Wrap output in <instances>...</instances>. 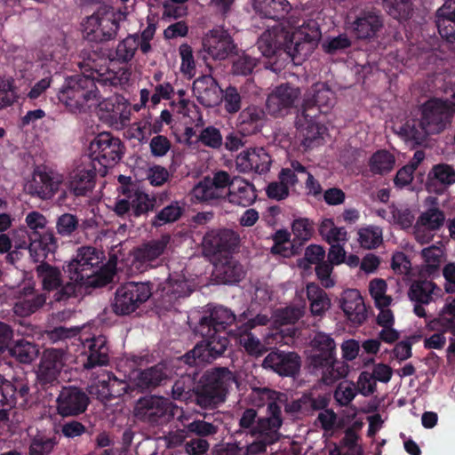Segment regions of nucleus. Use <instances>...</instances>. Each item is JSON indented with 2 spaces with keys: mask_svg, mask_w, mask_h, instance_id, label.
<instances>
[{
  "mask_svg": "<svg viewBox=\"0 0 455 455\" xmlns=\"http://www.w3.org/2000/svg\"><path fill=\"white\" fill-rule=\"evenodd\" d=\"M77 65L81 74L68 76L58 92L59 100L71 113H85L102 98V92L124 88L128 84L131 72L126 68L117 70L108 66L104 53L84 49Z\"/></svg>",
  "mask_w": 455,
  "mask_h": 455,
  "instance_id": "nucleus-1",
  "label": "nucleus"
},
{
  "mask_svg": "<svg viewBox=\"0 0 455 455\" xmlns=\"http://www.w3.org/2000/svg\"><path fill=\"white\" fill-rule=\"evenodd\" d=\"M321 37L318 22L310 19L292 32L283 28L265 31L258 39L257 47L268 59L271 69L277 72L287 60L295 65L300 64L311 55Z\"/></svg>",
  "mask_w": 455,
  "mask_h": 455,
  "instance_id": "nucleus-2",
  "label": "nucleus"
},
{
  "mask_svg": "<svg viewBox=\"0 0 455 455\" xmlns=\"http://www.w3.org/2000/svg\"><path fill=\"white\" fill-rule=\"evenodd\" d=\"M311 355L308 356L310 373L320 377L325 385H332L345 378L348 366L336 358V344L334 339L324 332H317L311 340Z\"/></svg>",
  "mask_w": 455,
  "mask_h": 455,
  "instance_id": "nucleus-3",
  "label": "nucleus"
},
{
  "mask_svg": "<svg viewBox=\"0 0 455 455\" xmlns=\"http://www.w3.org/2000/svg\"><path fill=\"white\" fill-rule=\"evenodd\" d=\"M102 260L94 247L78 249L76 255L63 266V271L77 287H101L108 283L102 273Z\"/></svg>",
  "mask_w": 455,
  "mask_h": 455,
  "instance_id": "nucleus-4",
  "label": "nucleus"
},
{
  "mask_svg": "<svg viewBox=\"0 0 455 455\" xmlns=\"http://www.w3.org/2000/svg\"><path fill=\"white\" fill-rule=\"evenodd\" d=\"M236 376L226 367H217L204 372L197 381L196 403L203 409H214L226 401Z\"/></svg>",
  "mask_w": 455,
  "mask_h": 455,
  "instance_id": "nucleus-5",
  "label": "nucleus"
},
{
  "mask_svg": "<svg viewBox=\"0 0 455 455\" xmlns=\"http://www.w3.org/2000/svg\"><path fill=\"white\" fill-rule=\"evenodd\" d=\"M236 376L226 367H217L204 372L197 381L196 403L203 409H214L226 401Z\"/></svg>",
  "mask_w": 455,
  "mask_h": 455,
  "instance_id": "nucleus-6",
  "label": "nucleus"
},
{
  "mask_svg": "<svg viewBox=\"0 0 455 455\" xmlns=\"http://www.w3.org/2000/svg\"><path fill=\"white\" fill-rule=\"evenodd\" d=\"M419 124L428 134L443 132L452 122L455 115V101L448 99L430 98L419 108Z\"/></svg>",
  "mask_w": 455,
  "mask_h": 455,
  "instance_id": "nucleus-7",
  "label": "nucleus"
},
{
  "mask_svg": "<svg viewBox=\"0 0 455 455\" xmlns=\"http://www.w3.org/2000/svg\"><path fill=\"white\" fill-rule=\"evenodd\" d=\"M83 36L90 42L103 43L114 40L120 25L116 14L107 6H100L82 22Z\"/></svg>",
  "mask_w": 455,
  "mask_h": 455,
  "instance_id": "nucleus-8",
  "label": "nucleus"
},
{
  "mask_svg": "<svg viewBox=\"0 0 455 455\" xmlns=\"http://www.w3.org/2000/svg\"><path fill=\"white\" fill-rule=\"evenodd\" d=\"M152 295L149 283L127 282L115 292L113 312L117 315H129L135 312Z\"/></svg>",
  "mask_w": 455,
  "mask_h": 455,
  "instance_id": "nucleus-9",
  "label": "nucleus"
},
{
  "mask_svg": "<svg viewBox=\"0 0 455 455\" xmlns=\"http://www.w3.org/2000/svg\"><path fill=\"white\" fill-rule=\"evenodd\" d=\"M134 416L140 421L150 425H163L173 416L172 402L159 395H145L137 400Z\"/></svg>",
  "mask_w": 455,
  "mask_h": 455,
  "instance_id": "nucleus-10",
  "label": "nucleus"
},
{
  "mask_svg": "<svg viewBox=\"0 0 455 455\" xmlns=\"http://www.w3.org/2000/svg\"><path fill=\"white\" fill-rule=\"evenodd\" d=\"M236 315L229 308L216 306L209 310V314L201 317L196 332L208 341L219 339H228L226 337V329L231 324L237 323Z\"/></svg>",
  "mask_w": 455,
  "mask_h": 455,
  "instance_id": "nucleus-11",
  "label": "nucleus"
},
{
  "mask_svg": "<svg viewBox=\"0 0 455 455\" xmlns=\"http://www.w3.org/2000/svg\"><path fill=\"white\" fill-rule=\"evenodd\" d=\"M92 162L97 161L104 168L116 165L123 157L124 146L110 132L99 133L90 144Z\"/></svg>",
  "mask_w": 455,
  "mask_h": 455,
  "instance_id": "nucleus-12",
  "label": "nucleus"
},
{
  "mask_svg": "<svg viewBox=\"0 0 455 455\" xmlns=\"http://www.w3.org/2000/svg\"><path fill=\"white\" fill-rule=\"evenodd\" d=\"M156 204V197L139 188L132 190L124 198L116 200L114 212L120 218L131 220L154 212Z\"/></svg>",
  "mask_w": 455,
  "mask_h": 455,
  "instance_id": "nucleus-13",
  "label": "nucleus"
},
{
  "mask_svg": "<svg viewBox=\"0 0 455 455\" xmlns=\"http://www.w3.org/2000/svg\"><path fill=\"white\" fill-rule=\"evenodd\" d=\"M36 271L42 281L43 289L47 291H56L53 296L55 301H64L76 295L78 288L76 283L69 280L64 284L58 267L43 262L36 267Z\"/></svg>",
  "mask_w": 455,
  "mask_h": 455,
  "instance_id": "nucleus-14",
  "label": "nucleus"
},
{
  "mask_svg": "<svg viewBox=\"0 0 455 455\" xmlns=\"http://www.w3.org/2000/svg\"><path fill=\"white\" fill-rule=\"evenodd\" d=\"M335 104V92L326 83L314 84L306 95L301 110L303 116L317 118L323 113L326 114Z\"/></svg>",
  "mask_w": 455,
  "mask_h": 455,
  "instance_id": "nucleus-15",
  "label": "nucleus"
},
{
  "mask_svg": "<svg viewBox=\"0 0 455 455\" xmlns=\"http://www.w3.org/2000/svg\"><path fill=\"white\" fill-rule=\"evenodd\" d=\"M301 95L299 87L289 83L282 84L267 96L266 108L274 117H283L296 108V102Z\"/></svg>",
  "mask_w": 455,
  "mask_h": 455,
  "instance_id": "nucleus-16",
  "label": "nucleus"
},
{
  "mask_svg": "<svg viewBox=\"0 0 455 455\" xmlns=\"http://www.w3.org/2000/svg\"><path fill=\"white\" fill-rule=\"evenodd\" d=\"M29 390L27 379L13 378L8 380L0 375V410L9 413L16 406H26L30 395Z\"/></svg>",
  "mask_w": 455,
  "mask_h": 455,
  "instance_id": "nucleus-17",
  "label": "nucleus"
},
{
  "mask_svg": "<svg viewBox=\"0 0 455 455\" xmlns=\"http://www.w3.org/2000/svg\"><path fill=\"white\" fill-rule=\"evenodd\" d=\"M229 344L228 339H219L211 341L203 339L196 347L182 355L180 360L190 367L210 363L222 355Z\"/></svg>",
  "mask_w": 455,
  "mask_h": 455,
  "instance_id": "nucleus-18",
  "label": "nucleus"
},
{
  "mask_svg": "<svg viewBox=\"0 0 455 455\" xmlns=\"http://www.w3.org/2000/svg\"><path fill=\"white\" fill-rule=\"evenodd\" d=\"M383 27V19L374 9L360 10L349 22V29L358 40H371Z\"/></svg>",
  "mask_w": 455,
  "mask_h": 455,
  "instance_id": "nucleus-19",
  "label": "nucleus"
},
{
  "mask_svg": "<svg viewBox=\"0 0 455 455\" xmlns=\"http://www.w3.org/2000/svg\"><path fill=\"white\" fill-rule=\"evenodd\" d=\"M90 403L89 396L76 387H63L56 403L58 414L62 417H73L84 413Z\"/></svg>",
  "mask_w": 455,
  "mask_h": 455,
  "instance_id": "nucleus-20",
  "label": "nucleus"
},
{
  "mask_svg": "<svg viewBox=\"0 0 455 455\" xmlns=\"http://www.w3.org/2000/svg\"><path fill=\"white\" fill-rule=\"evenodd\" d=\"M169 241L170 236L164 235L161 239L143 243L134 251L132 267L139 272H144L148 267H153V263L164 252Z\"/></svg>",
  "mask_w": 455,
  "mask_h": 455,
  "instance_id": "nucleus-21",
  "label": "nucleus"
},
{
  "mask_svg": "<svg viewBox=\"0 0 455 455\" xmlns=\"http://www.w3.org/2000/svg\"><path fill=\"white\" fill-rule=\"evenodd\" d=\"M263 366L280 376L294 377L300 370L301 358L296 352L275 349L265 357Z\"/></svg>",
  "mask_w": 455,
  "mask_h": 455,
  "instance_id": "nucleus-22",
  "label": "nucleus"
},
{
  "mask_svg": "<svg viewBox=\"0 0 455 455\" xmlns=\"http://www.w3.org/2000/svg\"><path fill=\"white\" fill-rule=\"evenodd\" d=\"M272 159L264 148H251L242 151L235 158L238 172L247 173L254 172L259 174L269 171Z\"/></svg>",
  "mask_w": 455,
  "mask_h": 455,
  "instance_id": "nucleus-23",
  "label": "nucleus"
},
{
  "mask_svg": "<svg viewBox=\"0 0 455 455\" xmlns=\"http://www.w3.org/2000/svg\"><path fill=\"white\" fill-rule=\"evenodd\" d=\"M62 180L53 172L35 169L32 180L27 184L28 193L43 200L51 199L58 192Z\"/></svg>",
  "mask_w": 455,
  "mask_h": 455,
  "instance_id": "nucleus-24",
  "label": "nucleus"
},
{
  "mask_svg": "<svg viewBox=\"0 0 455 455\" xmlns=\"http://www.w3.org/2000/svg\"><path fill=\"white\" fill-rule=\"evenodd\" d=\"M237 244V235L228 228L211 230L203 239L205 254L212 256L221 252H230L236 248Z\"/></svg>",
  "mask_w": 455,
  "mask_h": 455,
  "instance_id": "nucleus-25",
  "label": "nucleus"
},
{
  "mask_svg": "<svg viewBox=\"0 0 455 455\" xmlns=\"http://www.w3.org/2000/svg\"><path fill=\"white\" fill-rule=\"evenodd\" d=\"M203 46L214 60H225L235 48L231 36L222 28L212 29L204 38Z\"/></svg>",
  "mask_w": 455,
  "mask_h": 455,
  "instance_id": "nucleus-26",
  "label": "nucleus"
},
{
  "mask_svg": "<svg viewBox=\"0 0 455 455\" xmlns=\"http://www.w3.org/2000/svg\"><path fill=\"white\" fill-rule=\"evenodd\" d=\"M58 248V242L52 231H32L28 251L34 262H45L50 255L52 257Z\"/></svg>",
  "mask_w": 455,
  "mask_h": 455,
  "instance_id": "nucleus-27",
  "label": "nucleus"
},
{
  "mask_svg": "<svg viewBox=\"0 0 455 455\" xmlns=\"http://www.w3.org/2000/svg\"><path fill=\"white\" fill-rule=\"evenodd\" d=\"M295 124L299 132L301 145L306 150L320 145L323 140L322 135L325 128L318 123L316 118L307 116L304 118L303 111H300V114L297 115Z\"/></svg>",
  "mask_w": 455,
  "mask_h": 455,
  "instance_id": "nucleus-28",
  "label": "nucleus"
},
{
  "mask_svg": "<svg viewBox=\"0 0 455 455\" xmlns=\"http://www.w3.org/2000/svg\"><path fill=\"white\" fill-rule=\"evenodd\" d=\"M96 167L93 163L78 166L69 175L68 188L76 196H85L95 187Z\"/></svg>",
  "mask_w": 455,
  "mask_h": 455,
  "instance_id": "nucleus-29",
  "label": "nucleus"
},
{
  "mask_svg": "<svg viewBox=\"0 0 455 455\" xmlns=\"http://www.w3.org/2000/svg\"><path fill=\"white\" fill-rule=\"evenodd\" d=\"M84 347L87 348L86 361L84 367L87 370L97 366H105L109 363V346L107 337L104 335L93 336L86 339Z\"/></svg>",
  "mask_w": 455,
  "mask_h": 455,
  "instance_id": "nucleus-30",
  "label": "nucleus"
},
{
  "mask_svg": "<svg viewBox=\"0 0 455 455\" xmlns=\"http://www.w3.org/2000/svg\"><path fill=\"white\" fill-rule=\"evenodd\" d=\"M172 369L160 363L140 371L134 379V385L141 392L151 391L171 378Z\"/></svg>",
  "mask_w": 455,
  "mask_h": 455,
  "instance_id": "nucleus-31",
  "label": "nucleus"
},
{
  "mask_svg": "<svg viewBox=\"0 0 455 455\" xmlns=\"http://www.w3.org/2000/svg\"><path fill=\"white\" fill-rule=\"evenodd\" d=\"M193 92L205 108H213L220 102L222 89L212 76H202L193 83Z\"/></svg>",
  "mask_w": 455,
  "mask_h": 455,
  "instance_id": "nucleus-32",
  "label": "nucleus"
},
{
  "mask_svg": "<svg viewBox=\"0 0 455 455\" xmlns=\"http://www.w3.org/2000/svg\"><path fill=\"white\" fill-rule=\"evenodd\" d=\"M340 307L347 319L354 323L362 324L367 318L366 307L356 289H347L342 292Z\"/></svg>",
  "mask_w": 455,
  "mask_h": 455,
  "instance_id": "nucleus-33",
  "label": "nucleus"
},
{
  "mask_svg": "<svg viewBox=\"0 0 455 455\" xmlns=\"http://www.w3.org/2000/svg\"><path fill=\"white\" fill-rule=\"evenodd\" d=\"M101 92H103L101 90ZM104 92H102L103 94ZM100 111L105 112L107 116L115 122H120L122 124L129 121L130 119V108L129 103L125 98L115 92L112 96L104 97L99 100L96 104Z\"/></svg>",
  "mask_w": 455,
  "mask_h": 455,
  "instance_id": "nucleus-34",
  "label": "nucleus"
},
{
  "mask_svg": "<svg viewBox=\"0 0 455 455\" xmlns=\"http://www.w3.org/2000/svg\"><path fill=\"white\" fill-rule=\"evenodd\" d=\"M266 114L257 106L251 105L243 109L237 118V131L243 136H251L259 132L264 126Z\"/></svg>",
  "mask_w": 455,
  "mask_h": 455,
  "instance_id": "nucleus-35",
  "label": "nucleus"
},
{
  "mask_svg": "<svg viewBox=\"0 0 455 455\" xmlns=\"http://www.w3.org/2000/svg\"><path fill=\"white\" fill-rule=\"evenodd\" d=\"M168 275L169 276L164 282L157 284L156 294L159 295L163 303L172 306L180 298L189 296L192 291L186 280Z\"/></svg>",
  "mask_w": 455,
  "mask_h": 455,
  "instance_id": "nucleus-36",
  "label": "nucleus"
},
{
  "mask_svg": "<svg viewBox=\"0 0 455 455\" xmlns=\"http://www.w3.org/2000/svg\"><path fill=\"white\" fill-rule=\"evenodd\" d=\"M435 25L440 36L448 43H455V0H444L436 12Z\"/></svg>",
  "mask_w": 455,
  "mask_h": 455,
  "instance_id": "nucleus-37",
  "label": "nucleus"
},
{
  "mask_svg": "<svg viewBox=\"0 0 455 455\" xmlns=\"http://www.w3.org/2000/svg\"><path fill=\"white\" fill-rule=\"evenodd\" d=\"M454 183V168L448 164H438L432 167L427 175V188L429 192L442 194Z\"/></svg>",
  "mask_w": 455,
  "mask_h": 455,
  "instance_id": "nucleus-38",
  "label": "nucleus"
},
{
  "mask_svg": "<svg viewBox=\"0 0 455 455\" xmlns=\"http://www.w3.org/2000/svg\"><path fill=\"white\" fill-rule=\"evenodd\" d=\"M257 198V190L254 185L243 179L234 177L233 189L228 193V202L232 204L248 207Z\"/></svg>",
  "mask_w": 455,
  "mask_h": 455,
  "instance_id": "nucleus-39",
  "label": "nucleus"
},
{
  "mask_svg": "<svg viewBox=\"0 0 455 455\" xmlns=\"http://www.w3.org/2000/svg\"><path fill=\"white\" fill-rule=\"evenodd\" d=\"M197 371L196 369L189 373L182 374L172 386V397L181 402H196V389L197 388Z\"/></svg>",
  "mask_w": 455,
  "mask_h": 455,
  "instance_id": "nucleus-40",
  "label": "nucleus"
},
{
  "mask_svg": "<svg viewBox=\"0 0 455 455\" xmlns=\"http://www.w3.org/2000/svg\"><path fill=\"white\" fill-rule=\"evenodd\" d=\"M252 6L262 18L275 20L284 19L291 10L287 0H252Z\"/></svg>",
  "mask_w": 455,
  "mask_h": 455,
  "instance_id": "nucleus-41",
  "label": "nucleus"
},
{
  "mask_svg": "<svg viewBox=\"0 0 455 455\" xmlns=\"http://www.w3.org/2000/svg\"><path fill=\"white\" fill-rule=\"evenodd\" d=\"M184 212L185 204L178 200H173L156 212L155 216L150 220V224L156 228L172 224L178 221L183 216Z\"/></svg>",
  "mask_w": 455,
  "mask_h": 455,
  "instance_id": "nucleus-42",
  "label": "nucleus"
},
{
  "mask_svg": "<svg viewBox=\"0 0 455 455\" xmlns=\"http://www.w3.org/2000/svg\"><path fill=\"white\" fill-rule=\"evenodd\" d=\"M191 196L195 199V202L208 203L211 204H214L220 200L226 199L224 194L216 190L213 185H212L210 176L204 177L196 185H195L191 191Z\"/></svg>",
  "mask_w": 455,
  "mask_h": 455,
  "instance_id": "nucleus-43",
  "label": "nucleus"
},
{
  "mask_svg": "<svg viewBox=\"0 0 455 455\" xmlns=\"http://www.w3.org/2000/svg\"><path fill=\"white\" fill-rule=\"evenodd\" d=\"M307 296L314 315H322L331 307V299L327 293L315 283L307 285Z\"/></svg>",
  "mask_w": 455,
  "mask_h": 455,
  "instance_id": "nucleus-44",
  "label": "nucleus"
},
{
  "mask_svg": "<svg viewBox=\"0 0 455 455\" xmlns=\"http://www.w3.org/2000/svg\"><path fill=\"white\" fill-rule=\"evenodd\" d=\"M395 164V156L387 149H379L369 159V169L374 175H385L393 171Z\"/></svg>",
  "mask_w": 455,
  "mask_h": 455,
  "instance_id": "nucleus-45",
  "label": "nucleus"
},
{
  "mask_svg": "<svg viewBox=\"0 0 455 455\" xmlns=\"http://www.w3.org/2000/svg\"><path fill=\"white\" fill-rule=\"evenodd\" d=\"M318 231L322 238L329 244L346 243L348 241L347 229L335 226L332 219H324L320 223Z\"/></svg>",
  "mask_w": 455,
  "mask_h": 455,
  "instance_id": "nucleus-46",
  "label": "nucleus"
},
{
  "mask_svg": "<svg viewBox=\"0 0 455 455\" xmlns=\"http://www.w3.org/2000/svg\"><path fill=\"white\" fill-rule=\"evenodd\" d=\"M436 284L428 280H416L409 289L408 296L415 303L429 304L432 299V294Z\"/></svg>",
  "mask_w": 455,
  "mask_h": 455,
  "instance_id": "nucleus-47",
  "label": "nucleus"
},
{
  "mask_svg": "<svg viewBox=\"0 0 455 455\" xmlns=\"http://www.w3.org/2000/svg\"><path fill=\"white\" fill-rule=\"evenodd\" d=\"M217 276L224 283H238L243 276V267L233 258L227 259L220 266L216 267Z\"/></svg>",
  "mask_w": 455,
  "mask_h": 455,
  "instance_id": "nucleus-48",
  "label": "nucleus"
},
{
  "mask_svg": "<svg viewBox=\"0 0 455 455\" xmlns=\"http://www.w3.org/2000/svg\"><path fill=\"white\" fill-rule=\"evenodd\" d=\"M46 301V296L43 293L34 294L20 299L14 304V313L21 317H26L41 308Z\"/></svg>",
  "mask_w": 455,
  "mask_h": 455,
  "instance_id": "nucleus-49",
  "label": "nucleus"
},
{
  "mask_svg": "<svg viewBox=\"0 0 455 455\" xmlns=\"http://www.w3.org/2000/svg\"><path fill=\"white\" fill-rule=\"evenodd\" d=\"M111 371H103L95 379L94 383L90 387V393L96 396L102 403L111 401Z\"/></svg>",
  "mask_w": 455,
  "mask_h": 455,
  "instance_id": "nucleus-50",
  "label": "nucleus"
},
{
  "mask_svg": "<svg viewBox=\"0 0 455 455\" xmlns=\"http://www.w3.org/2000/svg\"><path fill=\"white\" fill-rule=\"evenodd\" d=\"M58 443L55 435H48L37 433L34 435L29 444V455H49Z\"/></svg>",
  "mask_w": 455,
  "mask_h": 455,
  "instance_id": "nucleus-51",
  "label": "nucleus"
},
{
  "mask_svg": "<svg viewBox=\"0 0 455 455\" xmlns=\"http://www.w3.org/2000/svg\"><path fill=\"white\" fill-rule=\"evenodd\" d=\"M38 347L36 345L20 339L10 349L11 355L21 363H30L38 355Z\"/></svg>",
  "mask_w": 455,
  "mask_h": 455,
  "instance_id": "nucleus-52",
  "label": "nucleus"
},
{
  "mask_svg": "<svg viewBox=\"0 0 455 455\" xmlns=\"http://www.w3.org/2000/svg\"><path fill=\"white\" fill-rule=\"evenodd\" d=\"M386 12L395 20H408L411 14V0H383Z\"/></svg>",
  "mask_w": 455,
  "mask_h": 455,
  "instance_id": "nucleus-53",
  "label": "nucleus"
},
{
  "mask_svg": "<svg viewBox=\"0 0 455 455\" xmlns=\"http://www.w3.org/2000/svg\"><path fill=\"white\" fill-rule=\"evenodd\" d=\"M292 182L282 177V172L278 173V180L270 182L266 188V194L268 198L281 201L290 195V188L294 187Z\"/></svg>",
  "mask_w": 455,
  "mask_h": 455,
  "instance_id": "nucleus-54",
  "label": "nucleus"
},
{
  "mask_svg": "<svg viewBox=\"0 0 455 455\" xmlns=\"http://www.w3.org/2000/svg\"><path fill=\"white\" fill-rule=\"evenodd\" d=\"M358 241L365 249H375L382 242V230L379 227L370 226L358 231Z\"/></svg>",
  "mask_w": 455,
  "mask_h": 455,
  "instance_id": "nucleus-55",
  "label": "nucleus"
},
{
  "mask_svg": "<svg viewBox=\"0 0 455 455\" xmlns=\"http://www.w3.org/2000/svg\"><path fill=\"white\" fill-rule=\"evenodd\" d=\"M220 102L228 114H235L242 108V96L235 86H228L222 90Z\"/></svg>",
  "mask_w": 455,
  "mask_h": 455,
  "instance_id": "nucleus-56",
  "label": "nucleus"
},
{
  "mask_svg": "<svg viewBox=\"0 0 455 455\" xmlns=\"http://www.w3.org/2000/svg\"><path fill=\"white\" fill-rule=\"evenodd\" d=\"M66 350L60 348H47L44 350L40 364L44 367L60 372L64 366Z\"/></svg>",
  "mask_w": 455,
  "mask_h": 455,
  "instance_id": "nucleus-57",
  "label": "nucleus"
},
{
  "mask_svg": "<svg viewBox=\"0 0 455 455\" xmlns=\"http://www.w3.org/2000/svg\"><path fill=\"white\" fill-rule=\"evenodd\" d=\"M352 44L347 34H339L337 36H328L322 44L323 51L327 54H337L348 49Z\"/></svg>",
  "mask_w": 455,
  "mask_h": 455,
  "instance_id": "nucleus-58",
  "label": "nucleus"
},
{
  "mask_svg": "<svg viewBox=\"0 0 455 455\" xmlns=\"http://www.w3.org/2000/svg\"><path fill=\"white\" fill-rule=\"evenodd\" d=\"M138 50V42L133 35H129L126 38L118 43L116 49V56L118 61L127 63L133 57Z\"/></svg>",
  "mask_w": 455,
  "mask_h": 455,
  "instance_id": "nucleus-59",
  "label": "nucleus"
},
{
  "mask_svg": "<svg viewBox=\"0 0 455 455\" xmlns=\"http://www.w3.org/2000/svg\"><path fill=\"white\" fill-rule=\"evenodd\" d=\"M236 331L240 345L249 355L255 356L262 355L265 347L258 338H256L251 332H243L241 331Z\"/></svg>",
  "mask_w": 455,
  "mask_h": 455,
  "instance_id": "nucleus-60",
  "label": "nucleus"
},
{
  "mask_svg": "<svg viewBox=\"0 0 455 455\" xmlns=\"http://www.w3.org/2000/svg\"><path fill=\"white\" fill-rule=\"evenodd\" d=\"M419 221L427 229L438 230L444 224L445 215L440 209L431 207L420 215Z\"/></svg>",
  "mask_w": 455,
  "mask_h": 455,
  "instance_id": "nucleus-61",
  "label": "nucleus"
},
{
  "mask_svg": "<svg viewBox=\"0 0 455 455\" xmlns=\"http://www.w3.org/2000/svg\"><path fill=\"white\" fill-rule=\"evenodd\" d=\"M400 135L404 137L406 140H413L416 143H420L426 140L428 136V132L422 128V126L417 124L415 119L408 120L404 124L400 127Z\"/></svg>",
  "mask_w": 455,
  "mask_h": 455,
  "instance_id": "nucleus-62",
  "label": "nucleus"
},
{
  "mask_svg": "<svg viewBox=\"0 0 455 455\" xmlns=\"http://www.w3.org/2000/svg\"><path fill=\"white\" fill-rule=\"evenodd\" d=\"M325 251L323 246L311 244L305 250L304 258L299 260V267L304 269L310 268L311 265H317L323 261Z\"/></svg>",
  "mask_w": 455,
  "mask_h": 455,
  "instance_id": "nucleus-63",
  "label": "nucleus"
},
{
  "mask_svg": "<svg viewBox=\"0 0 455 455\" xmlns=\"http://www.w3.org/2000/svg\"><path fill=\"white\" fill-rule=\"evenodd\" d=\"M79 227L77 216L71 213H63L56 221L57 233L61 236H71Z\"/></svg>",
  "mask_w": 455,
  "mask_h": 455,
  "instance_id": "nucleus-64",
  "label": "nucleus"
}]
</instances>
